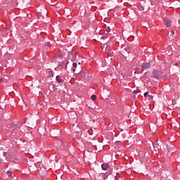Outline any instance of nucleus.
<instances>
[{"label": "nucleus", "instance_id": "nucleus-17", "mask_svg": "<svg viewBox=\"0 0 180 180\" xmlns=\"http://www.w3.org/2000/svg\"><path fill=\"white\" fill-rule=\"evenodd\" d=\"M175 34V32L172 31V34Z\"/></svg>", "mask_w": 180, "mask_h": 180}, {"label": "nucleus", "instance_id": "nucleus-21", "mask_svg": "<svg viewBox=\"0 0 180 180\" xmlns=\"http://www.w3.org/2000/svg\"><path fill=\"white\" fill-rule=\"evenodd\" d=\"M65 68H67V64H66V65H65Z\"/></svg>", "mask_w": 180, "mask_h": 180}, {"label": "nucleus", "instance_id": "nucleus-15", "mask_svg": "<svg viewBox=\"0 0 180 180\" xmlns=\"http://www.w3.org/2000/svg\"><path fill=\"white\" fill-rule=\"evenodd\" d=\"M101 39H108V37H102Z\"/></svg>", "mask_w": 180, "mask_h": 180}, {"label": "nucleus", "instance_id": "nucleus-6", "mask_svg": "<svg viewBox=\"0 0 180 180\" xmlns=\"http://www.w3.org/2000/svg\"><path fill=\"white\" fill-rule=\"evenodd\" d=\"M56 81L57 82H58V84H62L63 82V79L61 78H60V76H56Z\"/></svg>", "mask_w": 180, "mask_h": 180}, {"label": "nucleus", "instance_id": "nucleus-19", "mask_svg": "<svg viewBox=\"0 0 180 180\" xmlns=\"http://www.w3.org/2000/svg\"><path fill=\"white\" fill-rule=\"evenodd\" d=\"M109 32H110V30H107V33H109Z\"/></svg>", "mask_w": 180, "mask_h": 180}, {"label": "nucleus", "instance_id": "nucleus-13", "mask_svg": "<svg viewBox=\"0 0 180 180\" xmlns=\"http://www.w3.org/2000/svg\"><path fill=\"white\" fill-rule=\"evenodd\" d=\"M148 97L149 98V99H153V96H151V95H148Z\"/></svg>", "mask_w": 180, "mask_h": 180}, {"label": "nucleus", "instance_id": "nucleus-1", "mask_svg": "<svg viewBox=\"0 0 180 180\" xmlns=\"http://www.w3.org/2000/svg\"><path fill=\"white\" fill-rule=\"evenodd\" d=\"M150 67H151V64L149 63H143L142 65V71H147V70H150Z\"/></svg>", "mask_w": 180, "mask_h": 180}, {"label": "nucleus", "instance_id": "nucleus-5", "mask_svg": "<svg viewBox=\"0 0 180 180\" xmlns=\"http://www.w3.org/2000/svg\"><path fill=\"white\" fill-rule=\"evenodd\" d=\"M101 167L103 169H104V171H106L110 167V166L108 163H105L101 165Z\"/></svg>", "mask_w": 180, "mask_h": 180}, {"label": "nucleus", "instance_id": "nucleus-8", "mask_svg": "<svg viewBox=\"0 0 180 180\" xmlns=\"http://www.w3.org/2000/svg\"><path fill=\"white\" fill-rule=\"evenodd\" d=\"M141 91L140 89H136L134 91V94H141Z\"/></svg>", "mask_w": 180, "mask_h": 180}, {"label": "nucleus", "instance_id": "nucleus-7", "mask_svg": "<svg viewBox=\"0 0 180 180\" xmlns=\"http://www.w3.org/2000/svg\"><path fill=\"white\" fill-rule=\"evenodd\" d=\"M72 65H73V72H75V71H76V69L75 68H77V63H73V64H72Z\"/></svg>", "mask_w": 180, "mask_h": 180}, {"label": "nucleus", "instance_id": "nucleus-22", "mask_svg": "<svg viewBox=\"0 0 180 180\" xmlns=\"http://www.w3.org/2000/svg\"><path fill=\"white\" fill-rule=\"evenodd\" d=\"M136 70H139V68H136Z\"/></svg>", "mask_w": 180, "mask_h": 180}, {"label": "nucleus", "instance_id": "nucleus-16", "mask_svg": "<svg viewBox=\"0 0 180 180\" xmlns=\"http://www.w3.org/2000/svg\"><path fill=\"white\" fill-rule=\"evenodd\" d=\"M82 75H84V77H85V72H82Z\"/></svg>", "mask_w": 180, "mask_h": 180}, {"label": "nucleus", "instance_id": "nucleus-23", "mask_svg": "<svg viewBox=\"0 0 180 180\" xmlns=\"http://www.w3.org/2000/svg\"><path fill=\"white\" fill-rule=\"evenodd\" d=\"M0 64H1V61H0Z\"/></svg>", "mask_w": 180, "mask_h": 180}, {"label": "nucleus", "instance_id": "nucleus-2", "mask_svg": "<svg viewBox=\"0 0 180 180\" xmlns=\"http://www.w3.org/2000/svg\"><path fill=\"white\" fill-rule=\"evenodd\" d=\"M155 77L158 79H160L161 78V75H162V73L158 70H154L153 72Z\"/></svg>", "mask_w": 180, "mask_h": 180}, {"label": "nucleus", "instance_id": "nucleus-3", "mask_svg": "<svg viewBox=\"0 0 180 180\" xmlns=\"http://www.w3.org/2000/svg\"><path fill=\"white\" fill-rule=\"evenodd\" d=\"M19 133H20V129L19 128H17L12 131V134L13 136H18V134H19Z\"/></svg>", "mask_w": 180, "mask_h": 180}, {"label": "nucleus", "instance_id": "nucleus-11", "mask_svg": "<svg viewBox=\"0 0 180 180\" xmlns=\"http://www.w3.org/2000/svg\"><path fill=\"white\" fill-rule=\"evenodd\" d=\"M166 26H167V27H169V26H171V21H168L166 22Z\"/></svg>", "mask_w": 180, "mask_h": 180}, {"label": "nucleus", "instance_id": "nucleus-14", "mask_svg": "<svg viewBox=\"0 0 180 180\" xmlns=\"http://www.w3.org/2000/svg\"><path fill=\"white\" fill-rule=\"evenodd\" d=\"M139 10H140V11H144V8H143V6H141V7L139 8Z\"/></svg>", "mask_w": 180, "mask_h": 180}, {"label": "nucleus", "instance_id": "nucleus-12", "mask_svg": "<svg viewBox=\"0 0 180 180\" xmlns=\"http://www.w3.org/2000/svg\"><path fill=\"white\" fill-rule=\"evenodd\" d=\"M143 96H148V91H146V93H144Z\"/></svg>", "mask_w": 180, "mask_h": 180}, {"label": "nucleus", "instance_id": "nucleus-20", "mask_svg": "<svg viewBox=\"0 0 180 180\" xmlns=\"http://www.w3.org/2000/svg\"><path fill=\"white\" fill-rule=\"evenodd\" d=\"M37 18H39V15H37Z\"/></svg>", "mask_w": 180, "mask_h": 180}, {"label": "nucleus", "instance_id": "nucleus-4", "mask_svg": "<svg viewBox=\"0 0 180 180\" xmlns=\"http://www.w3.org/2000/svg\"><path fill=\"white\" fill-rule=\"evenodd\" d=\"M153 148L155 151H158L161 148V146L158 143H153Z\"/></svg>", "mask_w": 180, "mask_h": 180}, {"label": "nucleus", "instance_id": "nucleus-10", "mask_svg": "<svg viewBox=\"0 0 180 180\" xmlns=\"http://www.w3.org/2000/svg\"><path fill=\"white\" fill-rule=\"evenodd\" d=\"M7 175H8V176H12V171H11V170L8 171Z\"/></svg>", "mask_w": 180, "mask_h": 180}, {"label": "nucleus", "instance_id": "nucleus-9", "mask_svg": "<svg viewBox=\"0 0 180 180\" xmlns=\"http://www.w3.org/2000/svg\"><path fill=\"white\" fill-rule=\"evenodd\" d=\"M91 99H92V101H96V95H92Z\"/></svg>", "mask_w": 180, "mask_h": 180}, {"label": "nucleus", "instance_id": "nucleus-18", "mask_svg": "<svg viewBox=\"0 0 180 180\" xmlns=\"http://www.w3.org/2000/svg\"><path fill=\"white\" fill-rule=\"evenodd\" d=\"M2 82V78H0V83Z\"/></svg>", "mask_w": 180, "mask_h": 180}]
</instances>
